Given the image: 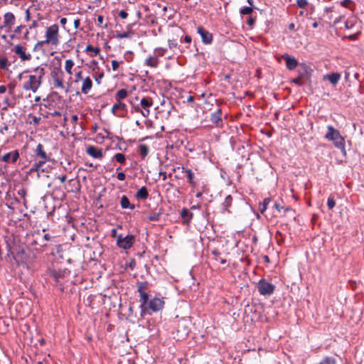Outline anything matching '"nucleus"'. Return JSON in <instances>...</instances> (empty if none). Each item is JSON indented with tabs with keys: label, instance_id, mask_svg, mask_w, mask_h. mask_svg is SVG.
Listing matches in <instances>:
<instances>
[{
	"label": "nucleus",
	"instance_id": "1",
	"mask_svg": "<svg viewBox=\"0 0 364 364\" xmlns=\"http://www.w3.org/2000/svg\"><path fill=\"white\" fill-rule=\"evenodd\" d=\"M34 75H30L28 80L23 85L26 91L36 92L42 85V80L46 74V69L43 66H38L33 69Z\"/></svg>",
	"mask_w": 364,
	"mask_h": 364
},
{
	"label": "nucleus",
	"instance_id": "2",
	"mask_svg": "<svg viewBox=\"0 0 364 364\" xmlns=\"http://www.w3.org/2000/svg\"><path fill=\"white\" fill-rule=\"evenodd\" d=\"M325 138L328 141H332L333 145L340 149L344 156L346 155V151L345 149V139L341 135L338 129H335L331 125H328L327 127V132L325 135Z\"/></svg>",
	"mask_w": 364,
	"mask_h": 364
},
{
	"label": "nucleus",
	"instance_id": "3",
	"mask_svg": "<svg viewBox=\"0 0 364 364\" xmlns=\"http://www.w3.org/2000/svg\"><path fill=\"white\" fill-rule=\"evenodd\" d=\"M46 39L39 41L36 46H43L44 44H51L52 46H57L59 43V27L57 24H53L48 27L46 31Z\"/></svg>",
	"mask_w": 364,
	"mask_h": 364
},
{
	"label": "nucleus",
	"instance_id": "4",
	"mask_svg": "<svg viewBox=\"0 0 364 364\" xmlns=\"http://www.w3.org/2000/svg\"><path fill=\"white\" fill-rule=\"evenodd\" d=\"M50 77L55 89H65L64 73L60 66H54L50 71Z\"/></svg>",
	"mask_w": 364,
	"mask_h": 364
},
{
	"label": "nucleus",
	"instance_id": "5",
	"mask_svg": "<svg viewBox=\"0 0 364 364\" xmlns=\"http://www.w3.org/2000/svg\"><path fill=\"white\" fill-rule=\"evenodd\" d=\"M257 288L260 294L270 295L274 292L275 287L264 279H261L258 283Z\"/></svg>",
	"mask_w": 364,
	"mask_h": 364
},
{
	"label": "nucleus",
	"instance_id": "6",
	"mask_svg": "<svg viewBox=\"0 0 364 364\" xmlns=\"http://www.w3.org/2000/svg\"><path fill=\"white\" fill-rule=\"evenodd\" d=\"M134 240L135 237L132 235H128L124 237L120 235L117 237V245L119 247L127 250L133 245Z\"/></svg>",
	"mask_w": 364,
	"mask_h": 364
},
{
	"label": "nucleus",
	"instance_id": "7",
	"mask_svg": "<svg viewBox=\"0 0 364 364\" xmlns=\"http://www.w3.org/2000/svg\"><path fill=\"white\" fill-rule=\"evenodd\" d=\"M111 111L112 114L118 117H124L127 113V107L124 103L117 102L112 106Z\"/></svg>",
	"mask_w": 364,
	"mask_h": 364
},
{
	"label": "nucleus",
	"instance_id": "8",
	"mask_svg": "<svg viewBox=\"0 0 364 364\" xmlns=\"http://www.w3.org/2000/svg\"><path fill=\"white\" fill-rule=\"evenodd\" d=\"M12 50L20 58L21 61H27L31 59V54L26 53V48L20 44L16 45Z\"/></svg>",
	"mask_w": 364,
	"mask_h": 364
},
{
	"label": "nucleus",
	"instance_id": "9",
	"mask_svg": "<svg viewBox=\"0 0 364 364\" xmlns=\"http://www.w3.org/2000/svg\"><path fill=\"white\" fill-rule=\"evenodd\" d=\"M141 109L140 112L141 114L146 117L150 114L149 108L153 105V100L150 97H143L140 101Z\"/></svg>",
	"mask_w": 364,
	"mask_h": 364
},
{
	"label": "nucleus",
	"instance_id": "10",
	"mask_svg": "<svg viewBox=\"0 0 364 364\" xmlns=\"http://www.w3.org/2000/svg\"><path fill=\"white\" fill-rule=\"evenodd\" d=\"M210 121L218 127L223 126L222 110L220 109H218L216 111L211 114Z\"/></svg>",
	"mask_w": 364,
	"mask_h": 364
},
{
	"label": "nucleus",
	"instance_id": "11",
	"mask_svg": "<svg viewBox=\"0 0 364 364\" xmlns=\"http://www.w3.org/2000/svg\"><path fill=\"white\" fill-rule=\"evenodd\" d=\"M164 301L159 298H154L149 303V307L154 311H159L164 308Z\"/></svg>",
	"mask_w": 364,
	"mask_h": 364
},
{
	"label": "nucleus",
	"instance_id": "12",
	"mask_svg": "<svg viewBox=\"0 0 364 364\" xmlns=\"http://www.w3.org/2000/svg\"><path fill=\"white\" fill-rule=\"evenodd\" d=\"M198 33L200 35L203 42L205 43H210L213 41L212 34L205 31L203 27L199 26L197 28Z\"/></svg>",
	"mask_w": 364,
	"mask_h": 364
},
{
	"label": "nucleus",
	"instance_id": "13",
	"mask_svg": "<svg viewBox=\"0 0 364 364\" xmlns=\"http://www.w3.org/2000/svg\"><path fill=\"white\" fill-rule=\"evenodd\" d=\"M19 158V154H18V151H11V152H9L6 154H4L1 160L2 161H4V162H9L10 161H11V162L13 163H15L18 159Z\"/></svg>",
	"mask_w": 364,
	"mask_h": 364
},
{
	"label": "nucleus",
	"instance_id": "14",
	"mask_svg": "<svg viewBox=\"0 0 364 364\" xmlns=\"http://www.w3.org/2000/svg\"><path fill=\"white\" fill-rule=\"evenodd\" d=\"M87 154L95 159H102L103 157L102 150L96 148L94 146H90L87 147Z\"/></svg>",
	"mask_w": 364,
	"mask_h": 364
},
{
	"label": "nucleus",
	"instance_id": "15",
	"mask_svg": "<svg viewBox=\"0 0 364 364\" xmlns=\"http://www.w3.org/2000/svg\"><path fill=\"white\" fill-rule=\"evenodd\" d=\"M282 58L285 60L286 66L289 70H294L297 66L298 62L294 57L284 54L282 55Z\"/></svg>",
	"mask_w": 364,
	"mask_h": 364
},
{
	"label": "nucleus",
	"instance_id": "16",
	"mask_svg": "<svg viewBox=\"0 0 364 364\" xmlns=\"http://www.w3.org/2000/svg\"><path fill=\"white\" fill-rule=\"evenodd\" d=\"M15 21V16L11 12H7L4 16V26L5 27L11 28Z\"/></svg>",
	"mask_w": 364,
	"mask_h": 364
},
{
	"label": "nucleus",
	"instance_id": "17",
	"mask_svg": "<svg viewBox=\"0 0 364 364\" xmlns=\"http://www.w3.org/2000/svg\"><path fill=\"white\" fill-rule=\"evenodd\" d=\"M92 87V81L90 77H87L82 82L81 92L83 94H87Z\"/></svg>",
	"mask_w": 364,
	"mask_h": 364
},
{
	"label": "nucleus",
	"instance_id": "18",
	"mask_svg": "<svg viewBox=\"0 0 364 364\" xmlns=\"http://www.w3.org/2000/svg\"><path fill=\"white\" fill-rule=\"evenodd\" d=\"M36 154L38 157H40L42 159H44V161H48L49 156L47 155L44 150V147L41 144H38L36 149Z\"/></svg>",
	"mask_w": 364,
	"mask_h": 364
},
{
	"label": "nucleus",
	"instance_id": "19",
	"mask_svg": "<svg viewBox=\"0 0 364 364\" xmlns=\"http://www.w3.org/2000/svg\"><path fill=\"white\" fill-rule=\"evenodd\" d=\"M341 78V75L338 73H333L324 76V79H327L333 85L338 83Z\"/></svg>",
	"mask_w": 364,
	"mask_h": 364
},
{
	"label": "nucleus",
	"instance_id": "20",
	"mask_svg": "<svg viewBox=\"0 0 364 364\" xmlns=\"http://www.w3.org/2000/svg\"><path fill=\"white\" fill-rule=\"evenodd\" d=\"M120 204L122 208H130L133 210L135 208L134 204L130 203L129 198L126 196H123L121 198Z\"/></svg>",
	"mask_w": 364,
	"mask_h": 364
},
{
	"label": "nucleus",
	"instance_id": "21",
	"mask_svg": "<svg viewBox=\"0 0 364 364\" xmlns=\"http://www.w3.org/2000/svg\"><path fill=\"white\" fill-rule=\"evenodd\" d=\"M149 193L145 186L141 187L136 193V198L137 199L145 200L148 198Z\"/></svg>",
	"mask_w": 364,
	"mask_h": 364
},
{
	"label": "nucleus",
	"instance_id": "22",
	"mask_svg": "<svg viewBox=\"0 0 364 364\" xmlns=\"http://www.w3.org/2000/svg\"><path fill=\"white\" fill-rule=\"evenodd\" d=\"M74 65H75V63L73 60L68 59L65 60V70L66 73L70 75H73L72 69H73Z\"/></svg>",
	"mask_w": 364,
	"mask_h": 364
},
{
	"label": "nucleus",
	"instance_id": "23",
	"mask_svg": "<svg viewBox=\"0 0 364 364\" xmlns=\"http://www.w3.org/2000/svg\"><path fill=\"white\" fill-rule=\"evenodd\" d=\"M139 151L141 159H144L148 155L149 149L146 144H140L139 146Z\"/></svg>",
	"mask_w": 364,
	"mask_h": 364
},
{
	"label": "nucleus",
	"instance_id": "24",
	"mask_svg": "<svg viewBox=\"0 0 364 364\" xmlns=\"http://www.w3.org/2000/svg\"><path fill=\"white\" fill-rule=\"evenodd\" d=\"M158 63H159V60H158L157 58L154 57V56H149L146 60V65L149 67L156 68L158 65Z\"/></svg>",
	"mask_w": 364,
	"mask_h": 364
},
{
	"label": "nucleus",
	"instance_id": "25",
	"mask_svg": "<svg viewBox=\"0 0 364 364\" xmlns=\"http://www.w3.org/2000/svg\"><path fill=\"white\" fill-rule=\"evenodd\" d=\"M127 96V91L125 89H121L116 93L115 99L117 102H121V100L126 98Z\"/></svg>",
	"mask_w": 364,
	"mask_h": 364
},
{
	"label": "nucleus",
	"instance_id": "26",
	"mask_svg": "<svg viewBox=\"0 0 364 364\" xmlns=\"http://www.w3.org/2000/svg\"><path fill=\"white\" fill-rule=\"evenodd\" d=\"M86 52H92V53L90 55L92 57L97 55L100 53V48L97 47H93L91 45L87 46L85 48Z\"/></svg>",
	"mask_w": 364,
	"mask_h": 364
},
{
	"label": "nucleus",
	"instance_id": "27",
	"mask_svg": "<svg viewBox=\"0 0 364 364\" xmlns=\"http://www.w3.org/2000/svg\"><path fill=\"white\" fill-rule=\"evenodd\" d=\"M182 169L186 173V176H187V178H188V182L191 185H194L193 173L192 172V171L191 169H184L183 167H182Z\"/></svg>",
	"mask_w": 364,
	"mask_h": 364
},
{
	"label": "nucleus",
	"instance_id": "28",
	"mask_svg": "<svg viewBox=\"0 0 364 364\" xmlns=\"http://www.w3.org/2000/svg\"><path fill=\"white\" fill-rule=\"evenodd\" d=\"M161 215V212H153V213H151L148 216H147V219L149 220V221H158L159 220V218Z\"/></svg>",
	"mask_w": 364,
	"mask_h": 364
},
{
	"label": "nucleus",
	"instance_id": "29",
	"mask_svg": "<svg viewBox=\"0 0 364 364\" xmlns=\"http://www.w3.org/2000/svg\"><path fill=\"white\" fill-rule=\"evenodd\" d=\"M139 296H140L141 307L144 308L148 301L149 295L146 292H141L139 294Z\"/></svg>",
	"mask_w": 364,
	"mask_h": 364
},
{
	"label": "nucleus",
	"instance_id": "30",
	"mask_svg": "<svg viewBox=\"0 0 364 364\" xmlns=\"http://www.w3.org/2000/svg\"><path fill=\"white\" fill-rule=\"evenodd\" d=\"M274 208L279 211V212H282V210H284V213H287V212H291L292 211V209L290 208V207H284V206H282L279 203H275L274 205Z\"/></svg>",
	"mask_w": 364,
	"mask_h": 364
},
{
	"label": "nucleus",
	"instance_id": "31",
	"mask_svg": "<svg viewBox=\"0 0 364 364\" xmlns=\"http://www.w3.org/2000/svg\"><path fill=\"white\" fill-rule=\"evenodd\" d=\"M114 159L121 164H124L126 161L125 156L122 153H117L114 156Z\"/></svg>",
	"mask_w": 364,
	"mask_h": 364
},
{
	"label": "nucleus",
	"instance_id": "32",
	"mask_svg": "<svg viewBox=\"0 0 364 364\" xmlns=\"http://www.w3.org/2000/svg\"><path fill=\"white\" fill-rule=\"evenodd\" d=\"M271 201V199L269 198H265L264 200H263V203L262 204L260 205L259 207V209H260V212L262 213H263L266 209H267V205L269 203V202Z\"/></svg>",
	"mask_w": 364,
	"mask_h": 364
},
{
	"label": "nucleus",
	"instance_id": "33",
	"mask_svg": "<svg viewBox=\"0 0 364 364\" xmlns=\"http://www.w3.org/2000/svg\"><path fill=\"white\" fill-rule=\"evenodd\" d=\"M232 200V198L231 196H230V195H229V196H228L225 198V201H224V203H223V206H224V208H225V210L229 211V210H228V207H230V206L231 205Z\"/></svg>",
	"mask_w": 364,
	"mask_h": 364
},
{
	"label": "nucleus",
	"instance_id": "34",
	"mask_svg": "<svg viewBox=\"0 0 364 364\" xmlns=\"http://www.w3.org/2000/svg\"><path fill=\"white\" fill-rule=\"evenodd\" d=\"M9 65V61L6 58H0V69L5 70L6 69Z\"/></svg>",
	"mask_w": 364,
	"mask_h": 364
},
{
	"label": "nucleus",
	"instance_id": "35",
	"mask_svg": "<svg viewBox=\"0 0 364 364\" xmlns=\"http://www.w3.org/2000/svg\"><path fill=\"white\" fill-rule=\"evenodd\" d=\"M122 63H123L122 60H121L120 62L117 61L115 60H112V70L114 71H117L119 69V65L122 64Z\"/></svg>",
	"mask_w": 364,
	"mask_h": 364
},
{
	"label": "nucleus",
	"instance_id": "36",
	"mask_svg": "<svg viewBox=\"0 0 364 364\" xmlns=\"http://www.w3.org/2000/svg\"><path fill=\"white\" fill-rule=\"evenodd\" d=\"M335 205H336L335 200L333 198L329 197L328 198V201H327V205H328V209H330V210L333 209L334 208Z\"/></svg>",
	"mask_w": 364,
	"mask_h": 364
},
{
	"label": "nucleus",
	"instance_id": "37",
	"mask_svg": "<svg viewBox=\"0 0 364 364\" xmlns=\"http://www.w3.org/2000/svg\"><path fill=\"white\" fill-rule=\"evenodd\" d=\"M51 237L49 234L46 233L43 235L42 240L40 241L41 246L44 247L46 245V244L44 242L45 241H49L50 240Z\"/></svg>",
	"mask_w": 364,
	"mask_h": 364
},
{
	"label": "nucleus",
	"instance_id": "38",
	"mask_svg": "<svg viewBox=\"0 0 364 364\" xmlns=\"http://www.w3.org/2000/svg\"><path fill=\"white\" fill-rule=\"evenodd\" d=\"M181 215L183 219H186L189 215L192 217L193 213H190L186 208H183L181 210Z\"/></svg>",
	"mask_w": 364,
	"mask_h": 364
},
{
	"label": "nucleus",
	"instance_id": "39",
	"mask_svg": "<svg viewBox=\"0 0 364 364\" xmlns=\"http://www.w3.org/2000/svg\"><path fill=\"white\" fill-rule=\"evenodd\" d=\"M252 12V9L251 7H245L240 10V14L242 15L245 14H250Z\"/></svg>",
	"mask_w": 364,
	"mask_h": 364
},
{
	"label": "nucleus",
	"instance_id": "40",
	"mask_svg": "<svg viewBox=\"0 0 364 364\" xmlns=\"http://www.w3.org/2000/svg\"><path fill=\"white\" fill-rule=\"evenodd\" d=\"M146 288V283H143V282H140V283H138L137 284V289H138V291L139 293V294L141 293V292H145L144 291V289Z\"/></svg>",
	"mask_w": 364,
	"mask_h": 364
},
{
	"label": "nucleus",
	"instance_id": "41",
	"mask_svg": "<svg viewBox=\"0 0 364 364\" xmlns=\"http://www.w3.org/2000/svg\"><path fill=\"white\" fill-rule=\"evenodd\" d=\"M166 51V49L163 48H157L155 49L156 53L159 56H163Z\"/></svg>",
	"mask_w": 364,
	"mask_h": 364
},
{
	"label": "nucleus",
	"instance_id": "42",
	"mask_svg": "<svg viewBox=\"0 0 364 364\" xmlns=\"http://www.w3.org/2000/svg\"><path fill=\"white\" fill-rule=\"evenodd\" d=\"M104 77V73H100L97 74V76H95V82L100 85L101 83V80Z\"/></svg>",
	"mask_w": 364,
	"mask_h": 364
},
{
	"label": "nucleus",
	"instance_id": "43",
	"mask_svg": "<svg viewBox=\"0 0 364 364\" xmlns=\"http://www.w3.org/2000/svg\"><path fill=\"white\" fill-rule=\"evenodd\" d=\"M297 5L300 8H304L307 4V0H296Z\"/></svg>",
	"mask_w": 364,
	"mask_h": 364
},
{
	"label": "nucleus",
	"instance_id": "44",
	"mask_svg": "<svg viewBox=\"0 0 364 364\" xmlns=\"http://www.w3.org/2000/svg\"><path fill=\"white\" fill-rule=\"evenodd\" d=\"M116 37L119 39L128 38L129 33L127 32L117 33Z\"/></svg>",
	"mask_w": 364,
	"mask_h": 364
},
{
	"label": "nucleus",
	"instance_id": "45",
	"mask_svg": "<svg viewBox=\"0 0 364 364\" xmlns=\"http://www.w3.org/2000/svg\"><path fill=\"white\" fill-rule=\"evenodd\" d=\"M169 48H173L177 46V43L175 40H168V41Z\"/></svg>",
	"mask_w": 364,
	"mask_h": 364
},
{
	"label": "nucleus",
	"instance_id": "46",
	"mask_svg": "<svg viewBox=\"0 0 364 364\" xmlns=\"http://www.w3.org/2000/svg\"><path fill=\"white\" fill-rule=\"evenodd\" d=\"M119 16L121 17L123 19H125V18H127L128 14L124 10H122L119 13Z\"/></svg>",
	"mask_w": 364,
	"mask_h": 364
},
{
	"label": "nucleus",
	"instance_id": "47",
	"mask_svg": "<svg viewBox=\"0 0 364 364\" xmlns=\"http://www.w3.org/2000/svg\"><path fill=\"white\" fill-rule=\"evenodd\" d=\"M351 3H352L351 0H343L341 2V5L344 7H349L350 5L351 4Z\"/></svg>",
	"mask_w": 364,
	"mask_h": 364
},
{
	"label": "nucleus",
	"instance_id": "48",
	"mask_svg": "<svg viewBox=\"0 0 364 364\" xmlns=\"http://www.w3.org/2000/svg\"><path fill=\"white\" fill-rule=\"evenodd\" d=\"M82 71H79L77 72L76 74H75V82H77L78 80H82Z\"/></svg>",
	"mask_w": 364,
	"mask_h": 364
},
{
	"label": "nucleus",
	"instance_id": "49",
	"mask_svg": "<svg viewBox=\"0 0 364 364\" xmlns=\"http://www.w3.org/2000/svg\"><path fill=\"white\" fill-rule=\"evenodd\" d=\"M117 179L119 181H124L126 178V175L123 172L118 173Z\"/></svg>",
	"mask_w": 364,
	"mask_h": 364
},
{
	"label": "nucleus",
	"instance_id": "50",
	"mask_svg": "<svg viewBox=\"0 0 364 364\" xmlns=\"http://www.w3.org/2000/svg\"><path fill=\"white\" fill-rule=\"evenodd\" d=\"M103 21H104V17L102 16H97V26H102V23H103Z\"/></svg>",
	"mask_w": 364,
	"mask_h": 364
},
{
	"label": "nucleus",
	"instance_id": "51",
	"mask_svg": "<svg viewBox=\"0 0 364 364\" xmlns=\"http://www.w3.org/2000/svg\"><path fill=\"white\" fill-rule=\"evenodd\" d=\"M15 85L14 84H11L10 83L9 85H8V87H9V92L10 95H12L13 92H14V88H15Z\"/></svg>",
	"mask_w": 364,
	"mask_h": 364
},
{
	"label": "nucleus",
	"instance_id": "52",
	"mask_svg": "<svg viewBox=\"0 0 364 364\" xmlns=\"http://www.w3.org/2000/svg\"><path fill=\"white\" fill-rule=\"evenodd\" d=\"M78 117L76 114L72 116V123L73 126H75L77 124Z\"/></svg>",
	"mask_w": 364,
	"mask_h": 364
},
{
	"label": "nucleus",
	"instance_id": "53",
	"mask_svg": "<svg viewBox=\"0 0 364 364\" xmlns=\"http://www.w3.org/2000/svg\"><path fill=\"white\" fill-rule=\"evenodd\" d=\"M212 253H213V255L215 256V260H219L220 253L218 251H217V250H214V251H213V252H212Z\"/></svg>",
	"mask_w": 364,
	"mask_h": 364
},
{
	"label": "nucleus",
	"instance_id": "54",
	"mask_svg": "<svg viewBox=\"0 0 364 364\" xmlns=\"http://www.w3.org/2000/svg\"><path fill=\"white\" fill-rule=\"evenodd\" d=\"M39 169H40V168L38 166V165H36V163H34L33 164L32 167L31 168L30 171L31 172L38 171Z\"/></svg>",
	"mask_w": 364,
	"mask_h": 364
},
{
	"label": "nucleus",
	"instance_id": "55",
	"mask_svg": "<svg viewBox=\"0 0 364 364\" xmlns=\"http://www.w3.org/2000/svg\"><path fill=\"white\" fill-rule=\"evenodd\" d=\"M47 161H44V159H41L38 161L36 162V164L41 168L42 165H43Z\"/></svg>",
	"mask_w": 364,
	"mask_h": 364
},
{
	"label": "nucleus",
	"instance_id": "56",
	"mask_svg": "<svg viewBox=\"0 0 364 364\" xmlns=\"http://www.w3.org/2000/svg\"><path fill=\"white\" fill-rule=\"evenodd\" d=\"M255 19L252 17H250L248 18V20L247 21V25H249L250 26H252L254 23H255Z\"/></svg>",
	"mask_w": 364,
	"mask_h": 364
},
{
	"label": "nucleus",
	"instance_id": "57",
	"mask_svg": "<svg viewBox=\"0 0 364 364\" xmlns=\"http://www.w3.org/2000/svg\"><path fill=\"white\" fill-rule=\"evenodd\" d=\"M58 178L60 181L61 183H64L67 179V176L63 174L61 176H59Z\"/></svg>",
	"mask_w": 364,
	"mask_h": 364
},
{
	"label": "nucleus",
	"instance_id": "58",
	"mask_svg": "<svg viewBox=\"0 0 364 364\" xmlns=\"http://www.w3.org/2000/svg\"><path fill=\"white\" fill-rule=\"evenodd\" d=\"M38 236H41V233L39 231H38L37 232H36L33 235V237H35V240H33V243L37 244L36 240L38 239Z\"/></svg>",
	"mask_w": 364,
	"mask_h": 364
},
{
	"label": "nucleus",
	"instance_id": "59",
	"mask_svg": "<svg viewBox=\"0 0 364 364\" xmlns=\"http://www.w3.org/2000/svg\"><path fill=\"white\" fill-rule=\"evenodd\" d=\"M50 115L51 117H55V116H59L60 117L62 115L61 112H58V111H54L53 112H50Z\"/></svg>",
	"mask_w": 364,
	"mask_h": 364
},
{
	"label": "nucleus",
	"instance_id": "60",
	"mask_svg": "<svg viewBox=\"0 0 364 364\" xmlns=\"http://www.w3.org/2000/svg\"><path fill=\"white\" fill-rule=\"evenodd\" d=\"M67 122H68V117L64 115V117H63V122H61V125L63 127H65L66 125H67Z\"/></svg>",
	"mask_w": 364,
	"mask_h": 364
},
{
	"label": "nucleus",
	"instance_id": "61",
	"mask_svg": "<svg viewBox=\"0 0 364 364\" xmlns=\"http://www.w3.org/2000/svg\"><path fill=\"white\" fill-rule=\"evenodd\" d=\"M293 82L295 83V84H297L299 85H301V77H296V78L294 79L293 80Z\"/></svg>",
	"mask_w": 364,
	"mask_h": 364
},
{
	"label": "nucleus",
	"instance_id": "62",
	"mask_svg": "<svg viewBox=\"0 0 364 364\" xmlns=\"http://www.w3.org/2000/svg\"><path fill=\"white\" fill-rule=\"evenodd\" d=\"M80 19H75L74 21V26H75V28H77L80 26Z\"/></svg>",
	"mask_w": 364,
	"mask_h": 364
},
{
	"label": "nucleus",
	"instance_id": "63",
	"mask_svg": "<svg viewBox=\"0 0 364 364\" xmlns=\"http://www.w3.org/2000/svg\"><path fill=\"white\" fill-rule=\"evenodd\" d=\"M6 86H4V85H1V86H0V93H1V94H4V93H5V92H6Z\"/></svg>",
	"mask_w": 364,
	"mask_h": 364
},
{
	"label": "nucleus",
	"instance_id": "64",
	"mask_svg": "<svg viewBox=\"0 0 364 364\" xmlns=\"http://www.w3.org/2000/svg\"><path fill=\"white\" fill-rule=\"evenodd\" d=\"M38 26V23L36 21H33L31 25L30 26V29L36 28Z\"/></svg>",
	"mask_w": 364,
	"mask_h": 364
}]
</instances>
